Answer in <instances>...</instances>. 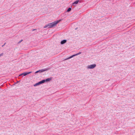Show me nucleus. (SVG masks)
<instances>
[{"label":"nucleus","mask_w":135,"mask_h":135,"mask_svg":"<svg viewBox=\"0 0 135 135\" xmlns=\"http://www.w3.org/2000/svg\"><path fill=\"white\" fill-rule=\"evenodd\" d=\"M62 20V19L56 21L54 22L48 23L44 27V28L48 27V28H52V27L55 26L57 23L61 21Z\"/></svg>","instance_id":"1"},{"label":"nucleus","mask_w":135,"mask_h":135,"mask_svg":"<svg viewBox=\"0 0 135 135\" xmlns=\"http://www.w3.org/2000/svg\"><path fill=\"white\" fill-rule=\"evenodd\" d=\"M96 66V64H94L93 65H88L87 67V68L88 69H93L95 68Z\"/></svg>","instance_id":"2"},{"label":"nucleus","mask_w":135,"mask_h":135,"mask_svg":"<svg viewBox=\"0 0 135 135\" xmlns=\"http://www.w3.org/2000/svg\"><path fill=\"white\" fill-rule=\"evenodd\" d=\"M32 71H30L28 72L23 73L19 75V76H20L22 75H23L24 76H25L28 74H30L32 73Z\"/></svg>","instance_id":"3"},{"label":"nucleus","mask_w":135,"mask_h":135,"mask_svg":"<svg viewBox=\"0 0 135 135\" xmlns=\"http://www.w3.org/2000/svg\"><path fill=\"white\" fill-rule=\"evenodd\" d=\"M81 53V52H79V53H77V54H74V55H73L70 56V57H69L68 58H67V59H65V60H68V59H70L72 58L73 57H74V56H75L78 55H79Z\"/></svg>","instance_id":"4"},{"label":"nucleus","mask_w":135,"mask_h":135,"mask_svg":"<svg viewBox=\"0 0 135 135\" xmlns=\"http://www.w3.org/2000/svg\"><path fill=\"white\" fill-rule=\"evenodd\" d=\"M44 81H43L42 80L40 81L35 84L34 85V86H36L38 85H40V84H41L42 83H44L43 82Z\"/></svg>","instance_id":"5"},{"label":"nucleus","mask_w":135,"mask_h":135,"mask_svg":"<svg viewBox=\"0 0 135 135\" xmlns=\"http://www.w3.org/2000/svg\"><path fill=\"white\" fill-rule=\"evenodd\" d=\"M51 78H49L47 79H46L45 80V79L43 80H42L44 81L43 82V83H44L45 82L49 81H50L51 80Z\"/></svg>","instance_id":"6"},{"label":"nucleus","mask_w":135,"mask_h":135,"mask_svg":"<svg viewBox=\"0 0 135 135\" xmlns=\"http://www.w3.org/2000/svg\"><path fill=\"white\" fill-rule=\"evenodd\" d=\"M79 2V0H77L76 1H75L73 3V5L74 6H76V4H77Z\"/></svg>","instance_id":"7"},{"label":"nucleus","mask_w":135,"mask_h":135,"mask_svg":"<svg viewBox=\"0 0 135 135\" xmlns=\"http://www.w3.org/2000/svg\"><path fill=\"white\" fill-rule=\"evenodd\" d=\"M66 42V40H64L61 41L60 43L61 44H63Z\"/></svg>","instance_id":"8"},{"label":"nucleus","mask_w":135,"mask_h":135,"mask_svg":"<svg viewBox=\"0 0 135 135\" xmlns=\"http://www.w3.org/2000/svg\"><path fill=\"white\" fill-rule=\"evenodd\" d=\"M48 69H42L41 70H40V72H44V71H47Z\"/></svg>","instance_id":"9"},{"label":"nucleus","mask_w":135,"mask_h":135,"mask_svg":"<svg viewBox=\"0 0 135 135\" xmlns=\"http://www.w3.org/2000/svg\"><path fill=\"white\" fill-rule=\"evenodd\" d=\"M71 10V8H69L67 11V12H69Z\"/></svg>","instance_id":"10"},{"label":"nucleus","mask_w":135,"mask_h":135,"mask_svg":"<svg viewBox=\"0 0 135 135\" xmlns=\"http://www.w3.org/2000/svg\"><path fill=\"white\" fill-rule=\"evenodd\" d=\"M40 72V70H38V71H36L35 72V73H36L38 72Z\"/></svg>","instance_id":"11"},{"label":"nucleus","mask_w":135,"mask_h":135,"mask_svg":"<svg viewBox=\"0 0 135 135\" xmlns=\"http://www.w3.org/2000/svg\"><path fill=\"white\" fill-rule=\"evenodd\" d=\"M22 41V40H20V41L19 42H18V43H20V42H21Z\"/></svg>","instance_id":"12"},{"label":"nucleus","mask_w":135,"mask_h":135,"mask_svg":"<svg viewBox=\"0 0 135 135\" xmlns=\"http://www.w3.org/2000/svg\"><path fill=\"white\" fill-rule=\"evenodd\" d=\"M3 53H2V54H0V57L1 56H2L3 55Z\"/></svg>","instance_id":"13"},{"label":"nucleus","mask_w":135,"mask_h":135,"mask_svg":"<svg viewBox=\"0 0 135 135\" xmlns=\"http://www.w3.org/2000/svg\"><path fill=\"white\" fill-rule=\"evenodd\" d=\"M35 30V29H34L32 31H33Z\"/></svg>","instance_id":"14"},{"label":"nucleus","mask_w":135,"mask_h":135,"mask_svg":"<svg viewBox=\"0 0 135 135\" xmlns=\"http://www.w3.org/2000/svg\"><path fill=\"white\" fill-rule=\"evenodd\" d=\"M6 44V43H5L4 44V45H5V44Z\"/></svg>","instance_id":"15"},{"label":"nucleus","mask_w":135,"mask_h":135,"mask_svg":"<svg viewBox=\"0 0 135 135\" xmlns=\"http://www.w3.org/2000/svg\"><path fill=\"white\" fill-rule=\"evenodd\" d=\"M4 45L2 46V47H3V46H4Z\"/></svg>","instance_id":"16"}]
</instances>
